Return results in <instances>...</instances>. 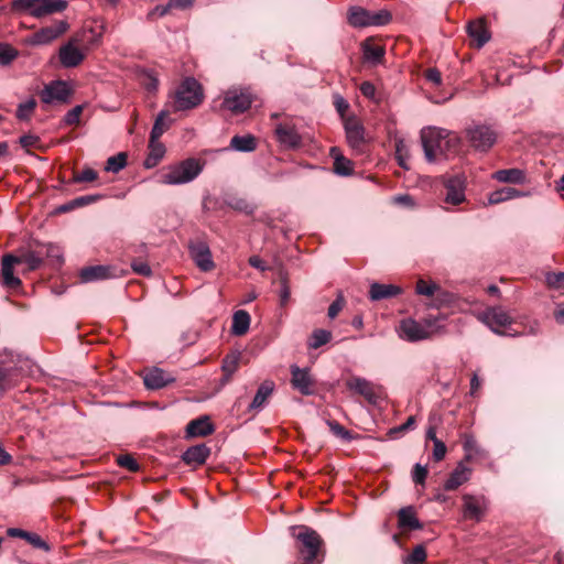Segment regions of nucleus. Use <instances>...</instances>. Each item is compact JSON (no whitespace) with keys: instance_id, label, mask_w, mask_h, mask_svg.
I'll use <instances>...</instances> for the list:
<instances>
[{"instance_id":"obj_33","label":"nucleus","mask_w":564,"mask_h":564,"mask_svg":"<svg viewBox=\"0 0 564 564\" xmlns=\"http://www.w3.org/2000/svg\"><path fill=\"white\" fill-rule=\"evenodd\" d=\"M348 21L355 28L370 26V10L362 7H352L349 9Z\"/></svg>"},{"instance_id":"obj_15","label":"nucleus","mask_w":564,"mask_h":564,"mask_svg":"<svg viewBox=\"0 0 564 564\" xmlns=\"http://www.w3.org/2000/svg\"><path fill=\"white\" fill-rule=\"evenodd\" d=\"M76 43L77 40H70L59 48V62L66 68L78 66L85 58V54L77 47Z\"/></svg>"},{"instance_id":"obj_59","label":"nucleus","mask_w":564,"mask_h":564,"mask_svg":"<svg viewBox=\"0 0 564 564\" xmlns=\"http://www.w3.org/2000/svg\"><path fill=\"white\" fill-rule=\"evenodd\" d=\"M434 306L440 307L442 305H447L454 301V295L449 292L443 291L440 288V291L436 292Z\"/></svg>"},{"instance_id":"obj_9","label":"nucleus","mask_w":564,"mask_h":564,"mask_svg":"<svg viewBox=\"0 0 564 564\" xmlns=\"http://www.w3.org/2000/svg\"><path fill=\"white\" fill-rule=\"evenodd\" d=\"M466 138L475 150L486 152L496 143L497 133L489 126L474 124L466 129Z\"/></svg>"},{"instance_id":"obj_27","label":"nucleus","mask_w":564,"mask_h":564,"mask_svg":"<svg viewBox=\"0 0 564 564\" xmlns=\"http://www.w3.org/2000/svg\"><path fill=\"white\" fill-rule=\"evenodd\" d=\"M401 293V289L393 284L372 283L369 290L371 301L391 299Z\"/></svg>"},{"instance_id":"obj_51","label":"nucleus","mask_w":564,"mask_h":564,"mask_svg":"<svg viewBox=\"0 0 564 564\" xmlns=\"http://www.w3.org/2000/svg\"><path fill=\"white\" fill-rule=\"evenodd\" d=\"M326 423L335 436L345 441H350L352 438L351 433L338 422L328 420Z\"/></svg>"},{"instance_id":"obj_43","label":"nucleus","mask_w":564,"mask_h":564,"mask_svg":"<svg viewBox=\"0 0 564 564\" xmlns=\"http://www.w3.org/2000/svg\"><path fill=\"white\" fill-rule=\"evenodd\" d=\"M395 158L400 166L405 170L409 169L406 161L410 158V151L405 140L403 139L395 140Z\"/></svg>"},{"instance_id":"obj_35","label":"nucleus","mask_w":564,"mask_h":564,"mask_svg":"<svg viewBox=\"0 0 564 564\" xmlns=\"http://www.w3.org/2000/svg\"><path fill=\"white\" fill-rule=\"evenodd\" d=\"M362 52L365 61L371 64H379L384 56L383 47L372 43L370 40L362 43Z\"/></svg>"},{"instance_id":"obj_56","label":"nucleus","mask_w":564,"mask_h":564,"mask_svg":"<svg viewBox=\"0 0 564 564\" xmlns=\"http://www.w3.org/2000/svg\"><path fill=\"white\" fill-rule=\"evenodd\" d=\"M345 306V299L343 294H338L337 299L329 305L327 315L329 318H335L338 313L344 308Z\"/></svg>"},{"instance_id":"obj_64","label":"nucleus","mask_w":564,"mask_h":564,"mask_svg":"<svg viewBox=\"0 0 564 564\" xmlns=\"http://www.w3.org/2000/svg\"><path fill=\"white\" fill-rule=\"evenodd\" d=\"M19 142L22 148L28 149L35 147L40 142V138L34 134H25L20 138Z\"/></svg>"},{"instance_id":"obj_52","label":"nucleus","mask_w":564,"mask_h":564,"mask_svg":"<svg viewBox=\"0 0 564 564\" xmlns=\"http://www.w3.org/2000/svg\"><path fill=\"white\" fill-rule=\"evenodd\" d=\"M18 55V52L7 44H0V64L7 65L11 63Z\"/></svg>"},{"instance_id":"obj_19","label":"nucleus","mask_w":564,"mask_h":564,"mask_svg":"<svg viewBox=\"0 0 564 564\" xmlns=\"http://www.w3.org/2000/svg\"><path fill=\"white\" fill-rule=\"evenodd\" d=\"M18 264H25L26 270L33 271L41 267L43 263V249H40L37 246L35 249H20L17 254H14Z\"/></svg>"},{"instance_id":"obj_5","label":"nucleus","mask_w":564,"mask_h":564,"mask_svg":"<svg viewBox=\"0 0 564 564\" xmlns=\"http://www.w3.org/2000/svg\"><path fill=\"white\" fill-rule=\"evenodd\" d=\"M174 110L183 111L197 107L204 98L203 88L194 77H186L172 94Z\"/></svg>"},{"instance_id":"obj_47","label":"nucleus","mask_w":564,"mask_h":564,"mask_svg":"<svg viewBox=\"0 0 564 564\" xmlns=\"http://www.w3.org/2000/svg\"><path fill=\"white\" fill-rule=\"evenodd\" d=\"M415 291L420 295L432 297L440 291V285L434 282H426L423 279H420L416 282Z\"/></svg>"},{"instance_id":"obj_1","label":"nucleus","mask_w":564,"mask_h":564,"mask_svg":"<svg viewBox=\"0 0 564 564\" xmlns=\"http://www.w3.org/2000/svg\"><path fill=\"white\" fill-rule=\"evenodd\" d=\"M421 142L427 162L434 163L442 158L456 155L462 145V139L455 132L441 128H424L421 131Z\"/></svg>"},{"instance_id":"obj_41","label":"nucleus","mask_w":564,"mask_h":564,"mask_svg":"<svg viewBox=\"0 0 564 564\" xmlns=\"http://www.w3.org/2000/svg\"><path fill=\"white\" fill-rule=\"evenodd\" d=\"M239 359H240V355L237 352V354H231V355H228L224 361H223V366H221V369L225 373L224 378H223V383H227L230 381L231 379V376L237 371L238 369V365H239Z\"/></svg>"},{"instance_id":"obj_34","label":"nucleus","mask_w":564,"mask_h":564,"mask_svg":"<svg viewBox=\"0 0 564 564\" xmlns=\"http://www.w3.org/2000/svg\"><path fill=\"white\" fill-rule=\"evenodd\" d=\"M250 315L247 311L239 310L232 316L231 333L236 336L245 335L250 326Z\"/></svg>"},{"instance_id":"obj_23","label":"nucleus","mask_w":564,"mask_h":564,"mask_svg":"<svg viewBox=\"0 0 564 564\" xmlns=\"http://www.w3.org/2000/svg\"><path fill=\"white\" fill-rule=\"evenodd\" d=\"M467 33L471 39L473 46L477 48L482 47L490 40V33L482 19L469 22Z\"/></svg>"},{"instance_id":"obj_17","label":"nucleus","mask_w":564,"mask_h":564,"mask_svg":"<svg viewBox=\"0 0 564 564\" xmlns=\"http://www.w3.org/2000/svg\"><path fill=\"white\" fill-rule=\"evenodd\" d=\"M291 383L292 387L300 391L303 395H311L314 393V380L312 379L308 369H301L297 366H291Z\"/></svg>"},{"instance_id":"obj_18","label":"nucleus","mask_w":564,"mask_h":564,"mask_svg":"<svg viewBox=\"0 0 564 564\" xmlns=\"http://www.w3.org/2000/svg\"><path fill=\"white\" fill-rule=\"evenodd\" d=\"M463 500L465 518L480 521L487 510V500L484 497H475L471 495H465Z\"/></svg>"},{"instance_id":"obj_39","label":"nucleus","mask_w":564,"mask_h":564,"mask_svg":"<svg viewBox=\"0 0 564 564\" xmlns=\"http://www.w3.org/2000/svg\"><path fill=\"white\" fill-rule=\"evenodd\" d=\"M230 147L240 152H251L256 150L257 143L256 138L247 134V135H235L230 141Z\"/></svg>"},{"instance_id":"obj_31","label":"nucleus","mask_w":564,"mask_h":564,"mask_svg":"<svg viewBox=\"0 0 564 564\" xmlns=\"http://www.w3.org/2000/svg\"><path fill=\"white\" fill-rule=\"evenodd\" d=\"M492 177L501 183L524 184L527 181L524 171L520 169H507L496 171Z\"/></svg>"},{"instance_id":"obj_46","label":"nucleus","mask_w":564,"mask_h":564,"mask_svg":"<svg viewBox=\"0 0 564 564\" xmlns=\"http://www.w3.org/2000/svg\"><path fill=\"white\" fill-rule=\"evenodd\" d=\"M392 20V14L387 9L370 11V26H382Z\"/></svg>"},{"instance_id":"obj_40","label":"nucleus","mask_w":564,"mask_h":564,"mask_svg":"<svg viewBox=\"0 0 564 564\" xmlns=\"http://www.w3.org/2000/svg\"><path fill=\"white\" fill-rule=\"evenodd\" d=\"M142 87L149 93H156L159 88V78L153 70L143 69L138 75Z\"/></svg>"},{"instance_id":"obj_48","label":"nucleus","mask_w":564,"mask_h":564,"mask_svg":"<svg viewBox=\"0 0 564 564\" xmlns=\"http://www.w3.org/2000/svg\"><path fill=\"white\" fill-rule=\"evenodd\" d=\"M40 249H43V259L47 258L52 262L59 264L62 262V251L58 246L55 245H41Z\"/></svg>"},{"instance_id":"obj_30","label":"nucleus","mask_w":564,"mask_h":564,"mask_svg":"<svg viewBox=\"0 0 564 564\" xmlns=\"http://www.w3.org/2000/svg\"><path fill=\"white\" fill-rule=\"evenodd\" d=\"M274 390V383L272 381H264L260 384V387L258 388V391L252 400V402L250 403L249 405V410L250 411H259L261 410L269 397L272 394Z\"/></svg>"},{"instance_id":"obj_8","label":"nucleus","mask_w":564,"mask_h":564,"mask_svg":"<svg viewBox=\"0 0 564 564\" xmlns=\"http://www.w3.org/2000/svg\"><path fill=\"white\" fill-rule=\"evenodd\" d=\"M252 101L253 97L248 88L232 87L225 93L221 108L239 115L247 111Z\"/></svg>"},{"instance_id":"obj_49","label":"nucleus","mask_w":564,"mask_h":564,"mask_svg":"<svg viewBox=\"0 0 564 564\" xmlns=\"http://www.w3.org/2000/svg\"><path fill=\"white\" fill-rule=\"evenodd\" d=\"M36 107L35 99L31 98L25 102H22L19 105L17 109V118L20 120H29L32 112L34 111Z\"/></svg>"},{"instance_id":"obj_37","label":"nucleus","mask_w":564,"mask_h":564,"mask_svg":"<svg viewBox=\"0 0 564 564\" xmlns=\"http://www.w3.org/2000/svg\"><path fill=\"white\" fill-rule=\"evenodd\" d=\"M330 155L334 159V171L344 176H348L352 173L351 161L344 158L337 148L330 149Z\"/></svg>"},{"instance_id":"obj_20","label":"nucleus","mask_w":564,"mask_h":564,"mask_svg":"<svg viewBox=\"0 0 564 564\" xmlns=\"http://www.w3.org/2000/svg\"><path fill=\"white\" fill-rule=\"evenodd\" d=\"M278 141L285 148H297L302 139L295 127L290 123H280L275 128Z\"/></svg>"},{"instance_id":"obj_12","label":"nucleus","mask_w":564,"mask_h":564,"mask_svg":"<svg viewBox=\"0 0 564 564\" xmlns=\"http://www.w3.org/2000/svg\"><path fill=\"white\" fill-rule=\"evenodd\" d=\"M68 28L67 22L65 21H58L53 25L42 28L34 34H32L28 42L32 45H45L54 40H56L58 36H61L63 33L66 32Z\"/></svg>"},{"instance_id":"obj_14","label":"nucleus","mask_w":564,"mask_h":564,"mask_svg":"<svg viewBox=\"0 0 564 564\" xmlns=\"http://www.w3.org/2000/svg\"><path fill=\"white\" fill-rule=\"evenodd\" d=\"M347 142L350 148L357 152H362L365 145V129L355 118H349L345 122Z\"/></svg>"},{"instance_id":"obj_60","label":"nucleus","mask_w":564,"mask_h":564,"mask_svg":"<svg viewBox=\"0 0 564 564\" xmlns=\"http://www.w3.org/2000/svg\"><path fill=\"white\" fill-rule=\"evenodd\" d=\"M82 112H83V106L74 107L65 115V118H64L65 123L69 124V126L78 123Z\"/></svg>"},{"instance_id":"obj_58","label":"nucleus","mask_w":564,"mask_h":564,"mask_svg":"<svg viewBox=\"0 0 564 564\" xmlns=\"http://www.w3.org/2000/svg\"><path fill=\"white\" fill-rule=\"evenodd\" d=\"M117 463L119 466L129 469L130 471H137L139 469V465L135 459L130 455H120L117 458Z\"/></svg>"},{"instance_id":"obj_32","label":"nucleus","mask_w":564,"mask_h":564,"mask_svg":"<svg viewBox=\"0 0 564 564\" xmlns=\"http://www.w3.org/2000/svg\"><path fill=\"white\" fill-rule=\"evenodd\" d=\"M527 195H528L527 193H523L517 188L503 187V188H499V189L490 193L488 196V203L491 205H495V204H500V203H503V202H507V200H510L513 198L523 197Z\"/></svg>"},{"instance_id":"obj_16","label":"nucleus","mask_w":564,"mask_h":564,"mask_svg":"<svg viewBox=\"0 0 564 564\" xmlns=\"http://www.w3.org/2000/svg\"><path fill=\"white\" fill-rule=\"evenodd\" d=\"M70 90L65 82L57 80L53 82L41 91V100L45 104H52L53 101L64 102L68 99Z\"/></svg>"},{"instance_id":"obj_6","label":"nucleus","mask_w":564,"mask_h":564,"mask_svg":"<svg viewBox=\"0 0 564 564\" xmlns=\"http://www.w3.org/2000/svg\"><path fill=\"white\" fill-rule=\"evenodd\" d=\"M12 8L19 12H28L34 18H44L46 15L62 12L67 8L65 0H14Z\"/></svg>"},{"instance_id":"obj_7","label":"nucleus","mask_w":564,"mask_h":564,"mask_svg":"<svg viewBox=\"0 0 564 564\" xmlns=\"http://www.w3.org/2000/svg\"><path fill=\"white\" fill-rule=\"evenodd\" d=\"M476 317L498 335H507L503 329L513 323V318L501 306L488 307L485 311L477 313Z\"/></svg>"},{"instance_id":"obj_29","label":"nucleus","mask_w":564,"mask_h":564,"mask_svg":"<svg viewBox=\"0 0 564 564\" xmlns=\"http://www.w3.org/2000/svg\"><path fill=\"white\" fill-rule=\"evenodd\" d=\"M213 432L214 425L207 415L191 421L186 427V433L189 436H207Z\"/></svg>"},{"instance_id":"obj_11","label":"nucleus","mask_w":564,"mask_h":564,"mask_svg":"<svg viewBox=\"0 0 564 564\" xmlns=\"http://www.w3.org/2000/svg\"><path fill=\"white\" fill-rule=\"evenodd\" d=\"M18 265L14 254L7 253L1 260L0 283L8 290H18L22 282L14 274V267Z\"/></svg>"},{"instance_id":"obj_4","label":"nucleus","mask_w":564,"mask_h":564,"mask_svg":"<svg viewBox=\"0 0 564 564\" xmlns=\"http://www.w3.org/2000/svg\"><path fill=\"white\" fill-rule=\"evenodd\" d=\"M292 530L301 564H314L323 544L321 536L313 529L303 525Z\"/></svg>"},{"instance_id":"obj_53","label":"nucleus","mask_w":564,"mask_h":564,"mask_svg":"<svg viewBox=\"0 0 564 564\" xmlns=\"http://www.w3.org/2000/svg\"><path fill=\"white\" fill-rule=\"evenodd\" d=\"M97 177H98V173L95 170L87 167V169L83 170L82 172L76 173L73 177V181L75 183L93 182V181L97 180Z\"/></svg>"},{"instance_id":"obj_63","label":"nucleus","mask_w":564,"mask_h":564,"mask_svg":"<svg viewBox=\"0 0 564 564\" xmlns=\"http://www.w3.org/2000/svg\"><path fill=\"white\" fill-rule=\"evenodd\" d=\"M99 198H100V195L80 196V197L73 199V206H76V208L83 207V206H86V205L97 202Z\"/></svg>"},{"instance_id":"obj_24","label":"nucleus","mask_w":564,"mask_h":564,"mask_svg":"<svg viewBox=\"0 0 564 564\" xmlns=\"http://www.w3.org/2000/svg\"><path fill=\"white\" fill-rule=\"evenodd\" d=\"M174 377L160 368L150 370L143 378V382L148 389H161L174 382Z\"/></svg>"},{"instance_id":"obj_21","label":"nucleus","mask_w":564,"mask_h":564,"mask_svg":"<svg viewBox=\"0 0 564 564\" xmlns=\"http://www.w3.org/2000/svg\"><path fill=\"white\" fill-rule=\"evenodd\" d=\"M346 386L349 390L362 395L370 403H376L377 394L375 392L373 384L365 378L351 377L346 381Z\"/></svg>"},{"instance_id":"obj_25","label":"nucleus","mask_w":564,"mask_h":564,"mask_svg":"<svg viewBox=\"0 0 564 564\" xmlns=\"http://www.w3.org/2000/svg\"><path fill=\"white\" fill-rule=\"evenodd\" d=\"M209 454L210 449L206 445L199 444L187 448L183 453L182 459L187 465L198 466L206 462Z\"/></svg>"},{"instance_id":"obj_57","label":"nucleus","mask_w":564,"mask_h":564,"mask_svg":"<svg viewBox=\"0 0 564 564\" xmlns=\"http://www.w3.org/2000/svg\"><path fill=\"white\" fill-rule=\"evenodd\" d=\"M546 282L551 288H564V272H552L546 274Z\"/></svg>"},{"instance_id":"obj_36","label":"nucleus","mask_w":564,"mask_h":564,"mask_svg":"<svg viewBox=\"0 0 564 564\" xmlns=\"http://www.w3.org/2000/svg\"><path fill=\"white\" fill-rule=\"evenodd\" d=\"M399 527L408 528L411 530L422 529V524L415 516V512L412 507H406L400 509L398 513Z\"/></svg>"},{"instance_id":"obj_28","label":"nucleus","mask_w":564,"mask_h":564,"mask_svg":"<svg viewBox=\"0 0 564 564\" xmlns=\"http://www.w3.org/2000/svg\"><path fill=\"white\" fill-rule=\"evenodd\" d=\"M469 476L470 469L463 463H459L446 480L444 489L448 491L457 489L469 479Z\"/></svg>"},{"instance_id":"obj_10","label":"nucleus","mask_w":564,"mask_h":564,"mask_svg":"<svg viewBox=\"0 0 564 564\" xmlns=\"http://www.w3.org/2000/svg\"><path fill=\"white\" fill-rule=\"evenodd\" d=\"M465 176L460 174L444 180L446 204L456 206L465 200Z\"/></svg>"},{"instance_id":"obj_22","label":"nucleus","mask_w":564,"mask_h":564,"mask_svg":"<svg viewBox=\"0 0 564 564\" xmlns=\"http://www.w3.org/2000/svg\"><path fill=\"white\" fill-rule=\"evenodd\" d=\"M115 276L113 269L109 265L86 267L79 272V279L84 283L101 281Z\"/></svg>"},{"instance_id":"obj_44","label":"nucleus","mask_w":564,"mask_h":564,"mask_svg":"<svg viewBox=\"0 0 564 564\" xmlns=\"http://www.w3.org/2000/svg\"><path fill=\"white\" fill-rule=\"evenodd\" d=\"M127 164V154L120 152L116 155L108 158L105 170L107 172L118 173L121 171Z\"/></svg>"},{"instance_id":"obj_54","label":"nucleus","mask_w":564,"mask_h":564,"mask_svg":"<svg viewBox=\"0 0 564 564\" xmlns=\"http://www.w3.org/2000/svg\"><path fill=\"white\" fill-rule=\"evenodd\" d=\"M24 540L26 542H29L35 549H40V550H44V551L50 550L48 544L36 533L28 532L26 538Z\"/></svg>"},{"instance_id":"obj_50","label":"nucleus","mask_w":564,"mask_h":564,"mask_svg":"<svg viewBox=\"0 0 564 564\" xmlns=\"http://www.w3.org/2000/svg\"><path fill=\"white\" fill-rule=\"evenodd\" d=\"M426 560V551L423 545H416L413 551L406 556L404 563L406 564H423Z\"/></svg>"},{"instance_id":"obj_26","label":"nucleus","mask_w":564,"mask_h":564,"mask_svg":"<svg viewBox=\"0 0 564 564\" xmlns=\"http://www.w3.org/2000/svg\"><path fill=\"white\" fill-rule=\"evenodd\" d=\"M22 377V367H0V394L14 388Z\"/></svg>"},{"instance_id":"obj_62","label":"nucleus","mask_w":564,"mask_h":564,"mask_svg":"<svg viewBox=\"0 0 564 564\" xmlns=\"http://www.w3.org/2000/svg\"><path fill=\"white\" fill-rule=\"evenodd\" d=\"M445 455H446V446H445L444 442H442L441 440H435L434 448H433V458L436 462H440L445 457Z\"/></svg>"},{"instance_id":"obj_55","label":"nucleus","mask_w":564,"mask_h":564,"mask_svg":"<svg viewBox=\"0 0 564 564\" xmlns=\"http://www.w3.org/2000/svg\"><path fill=\"white\" fill-rule=\"evenodd\" d=\"M131 268H132L133 272L137 274L143 275V276L152 275V270H151L150 265L144 261L133 260L131 262Z\"/></svg>"},{"instance_id":"obj_3","label":"nucleus","mask_w":564,"mask_h":564,"mask_svg":"<svg viewBox=\"0 0 564 564\" xmlns=\"http://www.w3.org/2000/svg\"><path fill=\"white\" fill-rule=\"evenodd\" d=\"M203 171L199 160L189 158L178 163L163 167L160 172V183L164 185H182L194 181Z\"/></svg>"},{"instance_id":"obj_61","label":"nucleus","mask_w":564,"mask_h":564,"mask_svg":"<svg viewBox=\"0 0 564 564\" xmlns=\"http://www.w3.org/2000/svg\"><path fill=\"white\" fill-rule=\"evenodd\" d=\"M426 476H427L426 467H424L420 464H415L414 469H413V475H412L413 481L415 484H424Z\"/></svg>"},{"instance_id":"obj_38","label":"nucleus","mask_w":564,"mask_h":564,"mask_svg":"<svg viewBox=\"0 0 564 564\" xmlns=\"http://www.w3.org/2000/svg\"><path fill=\"white\" fill-rule=\"evenodd\" d=\"M150 153L145 160L147 167L155 166L165 153L164 145L158 139H150Z\"/></svg>"},{"instance_id":"obj_13","label":"nucleus","mask_w":564,"mask_h":564,"mask_svg":"<svg viewBox=\"0 0 564 564\" xmlns=\"http://www.w3.org/2000/svg\"><path fill=\"white\" fill-rule=\"evenodd\" d=\"M189 253L196 265L202 271H210L214 268L212 252L206 242L196 241L189 245Z\"/></svg>"},{"instance_id":"obj_45","label":"nucleus","mask_w":564,"mask_h":564,"mask_svg":"<svg viewBox=\"0 0 564 564\" xmlns=\"http://www.w3.org/2000/svg\"><path fill=\"white\" fill-rule=\"evenodd\" d=\"M332 339V333L326 329H315L312 334L311 341L308 343V347L312 349H317L321 346L327 344Z\"/></svg>"},{"instance_id":"obj_2","label":"nucleus","mask_w":564,"mask_h":564,"mask_svg":"<svg viewBox=\"0 0 564 564\" xmlns=\"http://www.w3.org/2000/svg\"><path fill=\"white\" fill-rule=\"evenodd\" d=\"M444 319V315L430 316L422 322L406 318L400 322L398 333L402 339L408 341L430 339L445 333V325L442 324Z\"/></svg>"},{"instance_id":"obj_42","label":"nucleus","mask_w":564,"mask_h":564,"mask_svg":"<svg viewBox=\"0 0 564 564\" xmlns=\"http://www.w3.org/2000/svg\"><path fill=\"white\" fill-rule=\"evenodd\" d=\"M169 112L166 110H162L152 127L150 139H160V137L164 133V131L169 128L170 123L165 122V119H167Z\"/></svg>"}]
</instances>
